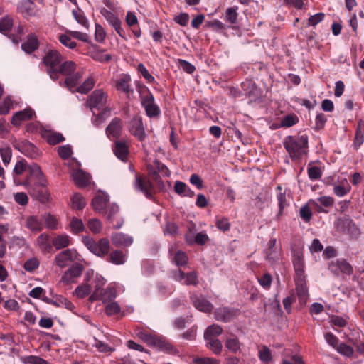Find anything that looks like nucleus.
<instances>
[{
  "label": "nucleus",
  "mask_w": 364,
  "mask_h": 364,
  "mask_svg": "<svg viewBox=\"0 0 364 364\" xmlns=\"http://www.w3.org/2000/svg\"><path fill=\"white\" fill-rule=\"evenodd\" d=\"M171 260L178 267H183L188 263V259L184 252L177 251Z\"/></svg>",
  "instance_id": "3c124183"
},
{
  "label": "nucleus",
  "mask_w": 364,
  "mask_h": 364,
  "mask_svg": "<svg viewBox=\"0 0 364 364\" xmlns=\"http://www.w3.org/2000/svg\"><path fill=\"white\" fill-rule=\"evenodd\" d=\"M70 226L71 228V231L75 234L82 232L85 228L82 220L78 219L75 217L72 218L70 223Z\"/></svg>",
  "instance_id": "4d7b16f0"
},
{
  "label": "nucleus",
  "mask_w": 364,
  "mask_h": 364,
  "mask_svg": "<svg viewBox=\"0 0 364 364\" xmlns=\"http://www.w3.org/2000/svg\"><path fill=\"white\" fill-rule=\"evenodd\" d=\"M260 360L264 363H269L272 360L271 350L266 346H263L258 353Z\"/></svg>",
  "instance_id": "bf43d9fd"
},
{
  "label": "nucleus",
  "mask_w": 364,
  "mask_h": 364,
  "mask_svg": "<svg viewBox=\"0 0 364 364\" xmlns=\"http://www.w3.org/2000/svg\"><path fill=\"white\" fill-rule=\"evenodd\" d=\"M107 95L102 90H96L89 96L87 103L90 108L100 109L107 102Z\"/></svg>",
  "instance_id": "9d476101"
},
{
  "label": "nucleus",
  "mask_w": 364,
  "mask_h": 364,
  "mask_svg": "<svg viewBox=\"0 0 364 364\" xmlns=\"http://www.w3.org/2000/svg\"><path fill=\"white\" fill-rule=\"evenodd\" d=\"M33 114L34 112L31 108L17 112L13 115L11 123L15 126H18L22 122L31 119Z\"/></svg>",
  "instance_id": "aec40b11"
},
{
  "label": "nucleus",
  "mask_w": 364,
  "mask_h": 364,
  "mask_svg": "<svg viewBox=\"0 0 364 364\" xmlns=\"http://www.w3.org/2000/svg\"><path fill=\"white\" fill-rule=\"evenodd\" d=\"M119 206L117 205L112 204L109 205L108 210L104 213L106 214L107 219L109 222L112 224L114 228L117 229L120 228L123 224V221L121 220H117L116 223H114L115 216L119 213Z\"/></svg>",
  "instance_id": "4be33fe9"
},
{
  "label": "nucleus",
  "mask_w": 364,
  "mask_h": 364,
  "mask_svg": "<svg viewBox=\"0 0 364 364\" xmlns=\"http://www.w3.org/2000/svg\"><path fill=\"white\" fill-rule=\"evenodd\" d=\"M131 81V77L129 75H124L120 77L116 82V89L117 90H120L126 94H129L132 90L130 88L129 82Z\"/></svg>",
  "instance_id": "7c9ffc66"
},
{
  "label": "nucleus",
  "mask_w": 364,
  "mask_h": 364,
  "mask_svg": "<svg viewBox=\"0 0 364 364\" xmlns=\"http://www.w3.org/2000/svg\"><path fill=\"white\" fill-rule=\"evenodd\" d=\"M82 271L83 266L80 263H75L65 272L64 277L68 278V280H71L73 278L80 276Z\"/></svg>",
  "instance_id": "c9c22d12"
},
{
  "label": "nucleus",
  "mask_w": 364,
  "mask_h": 364,
  "mask_svg": "<svg viewBox=\"0 0 364 364\" xmlns=\"http://www.w3.org/2000/svg\"><path fill=\"white\" fill-rule=\"evenodd\" d=\"M90 287L87 284H84L78 286L75 289V294L77 297L84 298L90 294Z\"/></svg>",
  "instance_id": "774afa93"
},
{
  "label": "nucleus",
  "mask_w": 364,
  "mask_h": 364,
  "mask_svg": "<svg viewBox=\"0 0 364 364\" xmlns=\"http://www.w3.org/2000/svg\"><path fill=\"white\" fill-rule=\"evenodd\" d=\"M178 65L188 74H192L196 70V68L193 65L183 59H178Z\"/></svg>",
  "instance_id": "0e129e2a"
},
{
  "label": "nucleus",
  "mask_w": 364,
  "mask_h": 364,
  "mask_svg": "<svg viewBox=\"0 0 364 364\" xmlns=\"http://www.w3.org/2000/svg\"><path fill=\"white\" fill-rule=\"evenodd\" d=\"M111 241L116 247H128L133 242V238L128 235L117 232L112 235Z\"/></svg>",
  "instance_id": "6ab92c4d"
},
{
  "label": "nucleus",
  "mask_w": 364,
  "mask_h": 364,
  "mask_svg": "<svg viewBox=\"0 0 364 364\" xmlns=\"http://www.w3.org/2000/svg\"><path fill=\"white\" fill-rule=\"evenodd\" d=\"M113 150L115 156L118 159L122 161H126L129 154V148L125 142L122 141H116Z\"/></svg>",
  "instance_id": "b1692460"
},
{
  "label": "nucleus",
  "mask_w": 364,
  "mask_h": 364,
  "mask_svg": "<svg viewBox=\"0 0 364 364\" xmlns=\"http://www.w3.org/2000/svg\"><path fill=\"white\" fill-rule=\"evenodd\" d=\"M90 177L83 171H77L74 175V181L77 186L85 187L89 183Z\"/></svg>",
  "instance_id": "a19ab883"
},
{
  "label": "nucleus",
  "mask_w": 364,
  "mask_h": 364,
  "mask_svg": "<svg viewBox=\"0 0 364 364\" xmlns=\"http://www.w3.org/2000/svg\"><path fill=\"white\" fill-rule=\"evenodd\" d=\"M336 350L341 355L347 357H352L354 353L353 348L344 343L339 344Z\"/></svg>",
  "instance_id": "680f3d73"
},
{
  "label": "nucleus",
  "mask_w": 364,
  "mask_h": 364,
  "mask_svg": "<svg viewBox=\"0 0 364 364\" xmlns=\"http://www.w3.org/2000/svg\"><path fill=\"white\" fill-rule=\"evenodd\" d=\"M237 9V6L228 8L225 11V21L232 24H235L237 21L238 17Z\"/></svg>",
  "instance_id": "de8ad7c7"
},
{
  "label": "nucleus",
  "mask_w": 364,
  "mask_h": 364,
  "mask_svg": "<svg viewBox=\"0 0 364 364\" xmlns=\"http://www.w3.org/2000/svg\"><path fill=\"white\" fill-rule=\"evenodd\" d=\"M95 85V80L92 77H88L85 82L76 88V92L81 94H87Z\"/></svg>",
  "instance_id": "09e8293b"
},
{
  "label": "nucleus",
  "mask_w": 364,
  "mask_h": 364,
  "mask_svg": "<svg viewBox=\"0 0 364 364\" xmlns=\"http://www.w3.org/2000/svg\"><path fill=\"white\" fill-rule=\"evenodd\" d=\"M58 40L64 46L70 49H74L77 46L76 43L73 41L70 36L67 34H60L58 37Z\"/></svg>",
  "instance_id": "e2e57ef3"
},
{
  "label": "nucleus",
  "mask_w": 364,
  "mask_h": 364,
  "mask_svg": "<svg viewBox=\"0 0 364 364\" xmlns=\"http://www.w3.org/2000/svg\"><path fill=\"white\" fill-rule=\"evenodd\" d=\"M225 346L233 353H236L240 349V343L238 338L235 336L227 338Z\"/></svg>",
  "instance_id": "49530a36"
},
{
  "label": "nucleus",
  "mask_w": 364,
  "mask_h": 364,
  "mask_svg": "<svg viewBox=\"0 0 364 364\" xmlns=\"http://www.w3.org/2000/svg\"><path fill=\"white\" fill-rule=\"evenodd\" d=\"M72 208L77 210L83 209L86 205L85 198L79 193H75L71 198Z\"/></svg>",
  "instance_id": "e433bc0d"
},
{
  "label": "nucleus",
  "mask_w": 364,
  "mask_h": 364,
  "mask_svg": "<svg viewBox=\"0 0 364 364\" xmlns=\"http://www.w3.org/2000/svg\"><path fill=\"white\" fill-rule=\"evenodd\" d=\"M134 186L137 190L141 191L147 198L152 199L154 198V185L150 181L136 174Z\"/></svg>",
  "instance_id": "4468645a"
},
{
  "label": "nucleus",
  "mask_w": 364,
  "mask_h": 364,
  "mask_svg": "<svg viewBox=\"0 0 364 364\" xmlns=\"http://www.w3.org/2000/svg\"><path fill=\"white\" fill-rule=\"evenodd\" d=\"M84 245L87 249L100 257L106 256V261L115 265L124 264L126 262V254L119 250H112L109 252V241L107 238H102L98 242L95 241L90 237H84L82 238Z\"/></svg>",
  "instance_id": "f257e3e1"
},
{
  "label": "nucleus",
  "mask_w": 364,
  "mask_h": 364,
  "mask_svg": "<svg viewBox=\"0 0 364 364\" xmlns=\"http://www.w3.org/2000/svg\"><path fill=\"white\" fill-rule=\"evenodd\" d=\"M117 296L115 289L107 287L100 291V300L103 303L112 302Z\"/></svg>",
  "instance_id": "f704fd0d"
},
{
  "label": "nucleus",
  "mask_w": 364,
  "mask_h": 364,
  "mask_svg": "<svg viewBox=\"0 0 364 364\" xmlns=\"http://www.w3.org/2000/svg\"><path fill=\"white\" fill-rule=\"evenodd\" d=\"M73 15L75 18V19L82 26L84 27L87 28L88 27V21L86 17L84 15V13L81 10H73Z\"/></svg>",
  "instance_id": "338daca9"
},
{
  "label": "nucleus",
  "mask_w": 364,
  "mask_h": 364,
  "mask_svg": "<svg viewBox=\"0 0 364 364\" xmlns=\"http://www.w3.org/2000/svg\"><path fill=\"white\" fill-rule=\"evenodd\" d=\"M190 299L193 306L200 311L210 313L213 309V305L202 295L193 293Z\"/></svg>",
  "instance_id": "2eb2a0df"
},
{
  "label": "nucleus",
  "mask_w": 364,
  "mask_h": 364,
  "mask_svg": "<svg viewBox=\"0 0 364 364\" xmlns=\"http://www.w3.org/2000/svg\"><path fill=\"white\" fill-rule=\"evenodd\" d=\"M223 328L218 324H212L207 327L204 332V339L215 338L223 333Z\"/></svg>",
  "instance_id": "2f4dec72"
},
{
  "label": "nucleus",
  "mask_w": 364,
  "mask_h": 364,
  "mask_svg": "<svg viewBox=\"0 0 364 364\" xmlns=\"http://www.w3.org/2000/svg\"><path fill=\"white\" fill-rule=\"evenodd\" d=\"M14 26V20L9 16H6L0 19V32L7 34Z\"/></svg>",
  "instance_id": "58836bf2"
},
{
  "label": "nucleus",
  "mask_w": 364,
  "mask_h": 364,
  "mask_svg": "<svg viewBox=\"0 0 364 364\" xmlns=\"http://www.w3.org/2000/svg\"><path fill=\"white\" fill-rule=\"evenodd\" d=\"M122 120L119 117H114L107 127L105 132L108 138L117 139L122 135Z\"/></svg>",
  "instance_id": "dca6fc26"
},
{
  "label": "nucleus",
  "mask_w": 364,
  "mask_h": 364,
  "mask_svg": "<svg viewBox=\"0 0 364 364\" xmlns=\"http://www.w3.org/2000/svg\"><path fill=\"white\" fill-rule=\"evenodd\" d=\"M364 141V121L360 120L358 123L355 136L354 139V146L358 149Z\"/></svg>",
  "instance_id": "c85d7f7f"
},
{
  "label": "nucleus",
  "mask_w": 364,
  "mask_h": 364,
  "mask_svg": "<svg viewBox=\"0 0 364 364\" xmlns=\"http://www.w3.org/2000/svg\"><path fill=\"white\" fill-rule=\"evenodd\" d=\"M292 262L294 269H304V255L301 251L296 250L294 252Z\"/></svg>",
  "instance_id": "c03bdc74"
},
{
  "label": "nucleus",
  "mask_w": 364,
  "mask_h": 364,
  "mask_svg": "<svg viewBox=\"0 0 364 364\" xmlns=\"http://www.w3.org/2000/svg\"><path fill=\"white\" fill-rule=\"evenodd\" d=\"M82 77L80 73H73L67 76L63 82V86L68 88L72 92H76V88L78 87L79 82Z\"/></svg>",
  "instance_id": "412c9836"
},
{
  "label": "nucleus",
  "mask_w": 364,
  "mask_h": 364,
  "mask_svg": "<svg viewBox=\"0 0 364 364\" xmlns=\"http://www.w3.org/2000/svg\"><path fill=\"white\" fill-rule=\"evenodd\" d=\"M215 225L223 232L228 231L230 229V223L227 218L217 217L215 219Z\"/></svg>",
  "instance_id": "6e6d98bb"
},
{
  "label": "nucleus",
  "mask_w": 364,
  "mask_h": 364,
  "mask_svg": "<svg viewBox=\"0 0 364 364\" xmlns=\"http://www.w3.org/2000/svg\"><path fill=\"white\" fill-rule=\"evenodd\" d=\"M148 170L149 175L156 182L160 181L159 173L166 177H169L171 175V171L168 167L157 159L154 160L152 164L148 166Z\"/></svg>",
  "instance_id": "0eeeda50"
},
{
  "label": "nucleus",
  "mask_w": 364,
  "mask_h": 364,
  "mask_svg": "<svg viewBox=\"0 0 364 364\" xmlns=\"http://www.w3.org/2000/svg\"><path fill=\"white\" fill-rule=\"evenodd\" d=\"M141 106L146 115L150 118L158 117L161 114L160 107L155 102V99L150 90L144 85L137 87Z\"/></svg>",
  "instance_id": "7ed1b4c3"
},
{
  "label": "nucleus",
  "mask_w": 364,
  "mask_h": 364,
  "mask_svg": "<svg viewBox=\"0 0 364 364\" xmlns=\"http://www.w3.org/2000/svg\"><path fill=\"white\" fill-rule=\"evenodd\" d=\"M75 69L76 64L73 61H62L55 71L57 73V80L59 78L60 74L68 76L74 73Z\"/></svg>",
  "instance_id": "5701e85b"
},
{
  "label": "nucleus",
  "mask_w": 364,
  "mask_h": 364,
  "mask_svg": "<svg viewBox=\"0 0 364 364\" xmlns=\"http://www.w3.org/2000/svg\"><path fill=\"white\" fill-rule=\"evenodd\" d=\"M52 244L58 250L65 248L70 245V237L67 235H58L53 239Z\"/></svg>",
  "instance_id": "bb28decb"
},
{
  "label": "nucleus",
  "mask_w": 364,
  "mask_h": 364,
  "mask_svg": "<svg viewBox=\"0 0 364 364\" xmlns=\"http://www.w3.org/2000/svg\"><path fill=\"white\" fill-rule=\"evenodd\" d=\"M63 61L61 54L56 50H49L43 58V63L46 66V72L53 80H57L56 70Z\"/></svg>",
  "instance_id": "39448f33"
},
{
  "label": "nucleus",
  "mask_w": 364,
  "mask_h": 364,
  "mask_svg": "<svg viewBox=\"0 0 364 364\" xmlns=\"http://www.w3.org/2000/svg\"><path fill=\"white\" fill-rule=\"evenodd\" d=\"M309 139L306 134L287 136L283 145L292 160H299L307 152Z\"/></svg>",
  "instance_id": "f03ea898"
},
{
  "label": "nucleus",
  "mask_w": 364,
  "mask_h": 364,
  "mask_svg": "<svg viewBox=\"0 0 364 364\" xmlns=\"http://www.w3.org/2000/svg\"><path fill=\"white\" fill-rule=\"evenodd\" d=\"M312 212L309 204H306L301 207L299 210V216L304 222H310L312 218Z\"/></svg>",
  "instance_id": "5fc2aeb1"
},
{
  "label": "nucleus",
  "mask_w": 364,
  "mask_h": 364,
  "mask_svg": "<svg viewBox=\"0 0 364 364\" xmlns=\"http://www.w3.org/2000/svg\"><path fill=\"white\" fill-rule=\"evenodd\" d=\"M121 308L119 305L114 301L109 302L105 307V313L108 316L115 315L119 313Z\"/></svg>",
  "instance_id": "69168bd1"
},
{
  "label": "nucleus",
  "mask_w": 364,
  "mask_h": 364,
  "mask_svg": "<svg viewBox=\"0 0 364 364\" xmlns=\"http://www.w3.org/2000/svg\"><path fill=\"white\" fill-rule=\"evenodd\" d=\"M38 48V41L34 34L28 35L27 40L21 44V48L27 53H32Z\"/></svg>",
  "instance_id": "393cba45"
},
{
  "label": "nucleus",
  "mask_w": 364,
  "mask_h": 364,
  "mask_svg": "<svg viewBox=\"0 0 364 364\" xmlns=\"http://www.w3.org/2000/svg\"><path fill=\"white\" fill-rule=\"evenodd\" d=\"M296 291L301 303L305 302L308 296V289L306 282L295 283Z\"/></svg>",
  "instance_id": "a18cd8bd"
},
{
  "label": "nucleus",
  "mask_w": 364,
  "mask_h": 364,
  "mask_svg": "<svg viewBox=\"0 0 364 364\" xmlns=\"http://www.w3.org/2000/svg\"><path fill=\"white\" fill-rule=\"evenodd\" d=\"M206 341V346L211 350L215 355L220 354L222 351L223 345L220 341L218 338H211Z\"/></svg>",
  "instance_id": "79ce46f5"
},
{
  "label": "nucleus",
  "mask_w": 364,
  "mask_h": 364,
  "mask_svg": "<svg viewBox=\"0 0 364 364\" xmlns=\"http://www.w3.org/2000/svg\"><path fill=\"white\" fill-rule=\"evenodd\" d=\"M299 122V117L294 114H289L284 116L280 122L279 125L276 126V128L279 127H291Z\"/></svg>",
  "instance_id": "72a5a7b5"
},
{
  "label": "nucleus",
  "mask_w": 364,
  "mask_h": 364,
  "mask_svg": "<svg viewBox=\"0 0 364 364\" xmlns=\"http://www.w3.org/2000/svg\"><path fill=\"white\" fill-rule=\"evenodd\" d=\"M151 347L155 348L160 351H163L171 355H176L178 353L177 348L173 346V345L168 339L162 336L156 335Z\"/></svg>",
  "instance_id": "9b49d317"
},
{
  "label": "nucleus",
  "mask_w": 364,
  "mask_h": 364,
  "mask_svg": "<svg viewBox=\"0 0 364 364\" xmlns=\"http://www.w3.org/2000/svg\"><path fill=\"white\" fill-rule=\"evenodd\" d=\"M38 244L44 253H49L52 251V246L49 243V235L46 233L40 235L37 238Z\"/></svg>",
  "instance_id": "473e14b6"
},
{
  "label": "nucleus",
  "mask_w": 364,
  "mask_h": 364,
  "mask_svg": "<svg viewBox=\"0 0 364 364\" xmlns=\"http://www.w3.org/2000/svg\"><path fill=\"white\" fill-rule=\"evenodd\" d=\"M108 202L109 196L104 193H100L93 198L92 206L95 210L104 213Z\"/></svg>",
  "instance_id": "a211bd4d"
},
{
  "label": "nucleus",
  "mask_w": 364,
  "mask_h": 364,
  "mask_svg": "<svg viewBox=\"0 0 364 364\" xmlns=\"http://www.w3.org/2000/svg\"><path fill=\"white\" fill-rule=\"evenodd\" d=\"M26 227L33 232H41L43 230L42 221L36 215H30L26 220Z\"/></svg>",
  "instance_id": "a878e982"
},
{
  "label": "nucleus",
  "mask_w": 364,
  "mask_h": 364,
  "mask_svg": "<svg viewBox=\"0 0 364 364\" xmlns=\"http://www.w3.org/2000/svg\"><path fill=\"white\" fill-rule=\"evenodd\" d=\"M47 142L50 145H55L65 141L62 134L58 132H48L46 135Z\"/></svg>",
  "instance_id": "8fccbe9b"
},
{
  "label": "nucleus",
  "mask_w": 364,
  "mask_h": 364,
  "mask_svg": "<svg viewBox=\"0 0 364 364\" xmlns=\"http://www.w3.org/2000/svg\"><path fill=\"white\" fill-rule=\"evenodd\" d=\"M15 148L21 151L23 155L31 159H37L40 156V152L36 146L27 140H24L15 146Z\"/></svg>",
  "instance_id": "f3484780"
},
{
  "label": "nucleus",
  "mask_w": 364,
  "mask_h": 364,
  "mask_svg": "<svg viewBox=\"0 0 364 364\" xmlns=\"http://www.w3.org/2000/svg\"><path fill=\"white\" fill-rule=\"evenodd\" d=\"M28 176L23 185L28 189L31 194L36 196L32 184L34 183L38 187L46 186V181L41 167L37 164H32L28 166Z\"/></svg>",
  "instance_id": "20e7f679"
},
{
  "label": "nucleus",
  "mask_w": 364,
  "mask_h": 364,
  "mask_svg": "<svg viewBox=\"0 0 364 364\" xmlns=\"http://www.w3.org/2000/svg\"><path fill=\"white\" fill-rule=\"evenodd\" d=\"M325 14L320 12L311 16L307 21V26H316L317 24L323 21Z\"/></svg>",
  "instance_id": "052dcab7"
},
{
  "label": "nucleus",
  "mask_w": 364,
  "mask_h": 364,
  "mask_svg": "<svg viewBox=\"0 0 364 364\" xmlns=\"http://www.w3.org/2000/svg\"><path fill=\"white\" fill-rule=\"evenodd\" d=\"M259 284L264 289H269L272 285V277L269 273H266L262 276L257 277Z\"/></svg>",
  "instance_id": "13d9d810"
},
{
  "label": "nucleus",
  "mask_w": 364,
  "mask_h": 364,
  "mask_svg": "<svg viewBox=\"0 0 364 364\" xmlns=\"http://www.w3.org/2000/svg\"><path fill=\"white\" fill-rule=\"evenodd\" d=\"M111 109L109 107L104 108L100 112H99L95 117L92 123L98 127L103 122H105L107 118L110 117Z\"/></svg>",
  "instance_id": "4c0bfd02"
},
{
  "label": "nucleus",
  "mask_w": 364,
  "mask_h": 364,
  "mask_svg": "<svg viewBox=\"0 0 364 364\" xmlns=\"http://www.w3.org/2000/svg\"><path fill=\"white\" fill-rule=\"evenodd\" d=\"M129 130L139 141H143L145 139L146 133L141 117L136 116L132 118L129 122Z\"/></svg>",
  "instance_id": "ddd939ff"
},
{
  "label": "nucleus",
  "mask_w": 364,
  "mask_h": 364,
  "mask_svg": "<svg viewBox=\"0 0 364 364\" xmlns=\"http://www.w3.org/2000/svg\"><path fill=\"white\" fill-rule=\"evenodd\" d=\"M328 269L336 276L340 274L350 275L353 272V267L345 259L331 262L328 265Z\"/></svg>",
  "instance_id": "6e6552de"
},
{
  "label": "nucleus",
  "mask_w": 364,
  "mask_h": 364,
  "mask_svg": "<svg viewBox=\"0 0 364 364\" xmlns=\"http://www.w3.org/2000/svg\"><path fill=\"white\" fill-rule=\"evenodd\" d=\"M34 4L31 0H25L20 3L18 6V10L24 16H31L34 15L33 11Z\"/></svg>",
  "instance_id": "c756f323"
},
{
  "label": "nucleus",
  "mask_w": 364,
  "mask_h": 364,
  "mask_svg": "<svg viewBox=\"0 0 364 364\" xmlns=\"http://www.w3.org/2000/svg\"><path fill=\"white\" fill-rule=\"evenodd\" d=\"M53 306L57 307H65V309L70 311H73L75 309V306L71 301L60 295L57 296L55 299H54Z\"/></svg>",
  "instance_id": "ea45409f"
},
{
  "label": "nucleus",
  "mask_w": 364,
  "mask_h": 364,
  "mask_svg": "<svg viewBox=\"0 0 364 364\" xmlns=\"http://www.w3.org/2000/svg\"><path fill=\"white\" fill-rule=\"evenodd\" d=\"M239 309L229 306H220L216 308L213 312L214 318L218 321L229 323L239 314Z\"/></svg>",
  "instance_id": "423d86ee"
},
{
  "label": "nucleus",
  "mask_w": 364,
  "mask_h": 364,
  "mask_svg": "<svg viewBox=\"0 0 364 364\" xmlns=\"http://www.w3.org/2000/svg\"><path fill=\"white\" fill-rule=\"evenodd\" d=\"M93 340L95 343H93L92 346L96 348L100 353H112L115 350L114 348L111 347L108 344L97 339L96 337H93Z\"/></svg>",
  "instance_id": "37998d69"
},
{
  "label": "nucleus",
  "mask_w": 364,
  "mask_h": 364,
  "mask_svg": "<svg viewBox=\"0 0 364 364\" xmlns=\"http://www.w3.org/2000/svg\"><path fill=\"white\" fill-rule=\"evenodd\" d=\"M337 231L343 233L358 232V228L348 216L339 218L334 223Z\"/></svg>",
  "instance_id": "f8f14e48"
},
{
  "label": "nucleus",
  "mask_w": 364,
  "mask_h": 364,
  "mask_svg": "<svg viewBox=\"0 0 364 364\" xmlns=\"http://www.w3.org/2000/svg\"><path fill=\"white\" fill-rule=\"evenodd\" d=\"M77 252L74 249H66L56 255L54 264L60 268H64L76 258Z\"/></svg>",
  "instance_id": "1a4fd4ad"
},
{
  "label": "nucleus",
  "mask_w": 364,
  "mask_h": 364,
  "mask_svg": "<svg viewBox=\"0 0 364 364\" xmlns=\"http://www.w3.org/2000/svg\"><path fill=\"white\" fill-rule=\"evenodd\" d=\"M23 364H49L48 362L36 355H28L21 358Z\"/></svg>",
  "instance_id": "603ef678"
},
{
  "label": "nucleus",
  "mask_w": 364,
  "mask_h": 364,
  "mask_svg": "<svg viewBox=\"0 0 364 364\" xmlns=\"http://www.w3.org/2000/svg\"><path fill=\"white\" fill-rule=\"evenodd\" d=\"M308 176L311 181H316L321 178L322 171L318 166H311L309 164L308 168Z\"/></svg>",
  "instance_id": "864d4df0"
},
{
  "label": "nucleus",
  "mask_w": 364,
  "mask_h": 364,
  "mask_svg": "<svg viewBox=\"0 0 364 364\" xmlns=\"http://www.w3.org/2000/svg\"><path fill=\"white\" fill-rule=\"evenodd\" d=\"M277 190L279 191L277 198L278 200L279 205V213L277 214V218H279L282 214L284 209L289 205V203L287 200L286 193L282 192V188L281 186H278L277 187Z\"/></svg>",
  "instance_id": "cd10ccee"
}]
</instances>
